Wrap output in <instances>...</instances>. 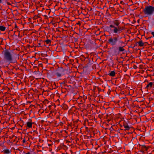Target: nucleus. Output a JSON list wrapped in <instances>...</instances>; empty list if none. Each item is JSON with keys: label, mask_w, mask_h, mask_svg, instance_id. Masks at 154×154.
<instances>
[{"label": "nucleus", "mask_w": 154, "mask_h": 154, "mask_svg": "<svg viewBox=\"0 0 154 154\" xmlns=\"http://www.w3.org/2000/svg\"><path fill=\"white\" fill-rule=\"evenodd\" d=\"M62 154H68L66 152V153H63Z\"/></svg>", "instance_id": "nucleus-43"}, {"label": "nucleus", "mask_w": 154, "mask_h": 154, "mask_svg": "<svg viewBox=\"0 0 154 154\" xmlns=\"http://www.w3.org/2000/svg\"><path fill=\"white\" fill-rule=\"evenodd\" d=\"M2 54L3 55L4 60L10 63H15L19 59V56L17 54H12L7 49H5V50H3Z\"/></svg>", "instance_id": "nucleus-1"}, {"label": "nucleus", "mask_w": 154, "mask_h": 154, "mask_svg": "<svg viewBox=\"0 0 154 154\" xmlns=\"http://www.w3.org/2000/svg\"><path fill=\"white\" fill-rule=\"evenodd\" d=\"M38 15L35 16H34V18L35 19L38 18Z\"/></svg>", "instance_id": "nucleus-33"}, {"label": "nucleus", "mask_w": 154, "mask_h": 154, "mask_svg": "<svg viewBox=\"0 0 154 154\" xmlns=\"http://www.w3.org/2000/svg\"><path fill=\"white\" fill-rule=\"evenodd\" d=\"M17 69H19L18 68L17 69L16 68H15V69L16 70H17Z\"/></svg>", "instance_id": "nucleus-45"}, {"label": "nucleus", "mask_w": 154, "mask_h": 154, "mask_svg": "<svg viewBox=\"0 0 154 154\" xmlns=\"http://www.w3.org/2000/svg\"><path fill=\"white\" fill-rule=\"evenodd\" d=\"M66 82V81H64L63 82H62L60 83L61 84H65Z\"/></svg>", "instance_id": "nucleus-21"}, {"label": "nucleus", "mask_w": 154, "mask_h": 154, "mask_svg": "<svg viewBox=\"0 0 154 154\" xmlns=\"http://www.w3.org/2000/svg\"><path fill=\"white\" fill-rule=\"evenodd\" d=\"M138 45L140 47H142L144 46V43H143L142 40H140L138 42Z\"/></svg>", "instance_id": "nucleus-15"}, {"label": "nucleus", "mask_w": 154, "mask_h": 154, "mask_svg": "<svg viewBox=\"0 0 154 154\" xmlns=\"http://www.w3.org/2000/svg\"><path fill=\"white\" fill-rule=\"evenodd\" d=\"M8 0H4V3H2V4L3 5H5L6 3L8 5H11V4L9 2H8Z\"/></svg>", "instance_id": "nucleus-14"}, {"label": "nucleus", "mask_w": 154, "mask_h": 154, "mask_svg": "<svg viewBox=\"0 0 154 154\" xmlns=\"http://www.w3.org/2000/svg\"><path fill=\"white\" fill-rule=\"evenodd\" d=\"M41 140H39V142H41Z\"/></svg>", "instance_id": "nucleus-52"}, {"label": "nucleus", "mask_w": 154, "mask_h": 154, "mask_svg": "<svg viewBox=\"0 0 154 154\" xmlns=\"http://www.w3.org/2000/svg\"><path fill=\"white\" fill-rule=\"evenodd\" d=\"M154 87V84L152 82H149L145 88V89H146L147 90L148 89H150Z\"/></svg>", "instance_id": "nucleus-7"}, {"label": "nucleus", "mask_w": 154, "mask_h": 154, "mask_svg": "<svg viewBox=\"0 0 154 154\" xmlns=\"http://www.w3.org/2000/svg\"><path fill=\"white\" fill-rule=\"evenodd\" d=\"M63 123L62 122H60V126H62L63 125Z\"/></svg>", "instance_id": "nucleus-27"}, {"label": "nucleus", "mask_w": 154, "mask_h": 154, "mask_svg": "<svg viewBox=\"0 0 154 154\" xmlns=\"http://www.w3.org/2000/svg\"><path fill=\"white\" fill-rule=\"evenodd\" d=\"M123 126L124 128H125V131L126 130H128L131 128V127L129 126L128 125L126 122H124L123 124Z\"/></svg>", "instance_id": "nucleus-8"}, {"label": "nucleus", "mask_w": 154, "mask_h": 154, "mask_svg": "<svg viewBox=\"0 0 154 154\" xmlns=\"http://www.w3.org/2000/svg\"><path fill=\"white\" fill-rule=\"evenodd\" d=\"M152 38V36H151V37H148V38L149 39V38Z\"/></svg>", "instance_id": "nucleus-40"}, {"label": "nucleus", "mask_w": 154, "mask_h": 154, "mask_svg": "<svg viewBox=\"0 0 154 154\" xmlns=\"http://www.w3.org/2000/svg\"><path fill=\"white\" fill-rule=\"evenodd\" d=\"M33 123L31 122H28L26 123L27 127L29 128H32Z\"/></svg>", "instance_id": "nucleus-11"}, {"label": "nucleus", "mask_w": 154, "mask_h": 154, "mask_svg": "<svg viewBox=\"0 0 154 154\" xmlns=\"http://www.w3.org/2000/svg\"><path fill=\"white\" fill-rule=\"evenodd\" d=\"M147 83H149V82H148V81H147Z\"/></svg>", "instance_id": "nucleus-57"}, {"label": "nucleus", "mask_w": 154, "mask_h": 154, "mask_svg": "<svg viewBox=\"0 0 154 154\" xmlns=\"http://www.w3.org/2000/svg\"><path fill=\"white\" fill-rule=\"evenodd\" d=\"M113 23L114 25H115L116 26H118L120 24V22L118 20H115L113 21Z\"/></svg>", "instance_id": "nucleus-9"}, {"label": "nucleus", "mask_w": 154, "mask_h": 154, "mask_svg": "<svg viewBox=\"0 0 154 154\" xmlns=\"http://www.w3.org/2000/svg\"><path fill=\"white\" fill-rule=\"evenodd\" d=\"M122 3H123V2L122 1H121V2H120L121 4H122Z\"/></svg>", "instance_id": "nucleus-44"}, {"label": "nucleus", "mask_w": 154, "mask_h": 154, "mask_svg": "<svg viewBox=\"0 0 154 154\" xmlns=\"http://www.w3.org/2000/svg\"><path fill=\"white\" fill-rule=\"evenodd\" d=\"M135 46V45H134L133 47H132V48H134V47Z\"/></svg>", "instance_id": "nucleus-50"}, {"label": "nucleus", "mask_w": 154, "mask_h": 154, "mask_svg": "<svg viewBox=\"0 0 154 154\" xmlns=\"http://www.w3.org/2000/svg\"><path fill=\"white\" fill-rule=\"evenodd\" d=\"M59 101V100H57V101Z\"/></svg>", "instance_id": "nucleus-56"}, {"label": "nucleus", "mask_w": 154, "mask_h": 154, "mask_svg": "<svg viewBox=\"0 0 154 154\" xmlns=\"http://www.w3.org/2000/svg\"><path fill=\"white\" fill-rule=\"evenodd\" d=\"M63 108L64 109H68V107L66 105L64 104L63 106Z\"/></svg>", "instance_id": "nucleus-18"}, {"label": "nucleus", "mask_w": 154, "mask_h": 154, "mask_svg": "<svg viewBox=\"0 0 154 154\" xmlns=\"http://www.w3.org/2000/svg\"><path fill=\"white\" fill-rule=\"evenodd\" d=\"M14 33H16V34H17V33H18V35H19L20 34V32H19L18 31H17L16 32H14Z\"/></svg>", "instance_id": "nucleus-25"}, {"label": "nucleus", "mask_w": 154, "mask_h": 154, "mask_svg": "<svg viewBox=\"0 0 154 154\" xmlns=\"http://www.w3.org/2000/svg\"><path fill=\"white\" fill-rule=\"evenodd\" d=\"M57 142H59V141H57Z\"/></svg>", "instance_id": "nucleus-58"}, {"label": "nucleus", "mask_w": 154, "mask_h": 154, "mask_svg": "<svg viewBox=\"0 0 154 154\" xmlns=\"http://www.w3.org/2000/svg\"><path fill=\"white\" fill-rule=\"evenodd\" d=\"M31 154L29 152H27V153H26V154Z\"/></svg>", "instance_id": "nucleus-38"}, {"label": "nucleus", "mask_w": 154, "mask_h": 154, "mask_svg": "<svg viewBox=\"0 0 154 154\" xmlns=\"http://www.w3.org/2000/svg\"><path fill=\"white\" fill-rule=\"evenodd\" d=\"M124 66V65L122 64V66Z\"/></svg>", "instance_id": "nucleus-53"}, {"label": "nucleus", "mask_w": 154, "mask_h": 154, "mask_svg": "<svg viewBox=\"0 0 154 154\" xmlns=\"http://www.w3.org/2000/svg\"><path fill=\"white\" fill-rule=\"evenodd\" d=\"M38 17H39V16H38Z\"/></svg>", "instance_id": "nucleus-54"}, {"label": "nucleus", "mask_w": 154, "mask_h": 154, "mask_svg": "<svg viewBox=\"0 0 154 154\" xmlns=\"http://www.w3.org/2000/svg\"><path fill=\"white\" fill-rule=\"evenodd\" d=\"M118 40V38L116 37H114L113 38H110L108 42V43L112 46H114L116 45L117 41Z\"/></svg>", "instance_id": "nucleus-4"}, {"label": "nucleus", "mask_w": 154, "mask_h": 154, "mask_svg": "<svg viewBox=\"0 0 154 154\" xmlns=\"http://www.w3.org/2000/svg\"><path fill=\"white\" fill-rule=\"evenodd\" d=\"M78 120H77L76 122H78Z\"/></svg>", "instance_id": "nucleus-55"}, {"label": "nucleus", "mask_w": 154, "mask_h": 154, "mask_svg": "<svg viewBox=\"0 0 154 154\" xmlns=\"http://www.w3.org/2000/svg\"><path fill=\"white\" fill-rule=\"evenodd\" d=\"M4 3V0H0V4Z\"/></svg>", "instance_id": "nucleus-24"}, {"label": "nucleus", "mask_w": 154, "mask_h": 154, "mask_svg": "<svg viewBox=\"0 0 154 154\" xmlns=\"http://www.w3.org/2000/svg\"><path fill=\"white\" fill-rule=\"evenodd\" d=\"M64 70L62 67L58 68L57 69L56 75L57 77H60L63 74Z\"/></svg>", "instance_id": "nucleus-5"}, {"label": "nucleus", "mask_w": 154, "mask_h": 154, "mask_svg": "<svg viewBox=\"0 0 154 154\" xmlns=\"http://www.w3.org/2000/svg\"><path fill=\"white\" fill-rule=\"evenodd\" d=\"M137 43H138V42H137L136 43L135 45H136V46H137Z\"/></svg>", "instance_id": "nucleus-47"}, {"label": "nucleus", "mask_w": 154, "mask_h": 154, "mask_svg": "<svg viewBox=\"0 0 154 154\" xmlns=\"http://www.w3.org/2000/svg\"><path fill=\"white\" fill-rule=\"evenodd\" d=\"M1 34V32L0 31V34Z\"/></svg>", "instance_id": "nucleus-59"}, {"label": "nucleus", "mask_w": 154, "mask_h": 154, "mask_svg": "<svg viewBox=\"0 0 154 154\" xmlns=\"http://www.w3.org/2000/svg\"><path fill=\"white\" fill-rule=\"evenodd\" d=\"M41 46V43H39L38 44V45L37 46V47H40Z\"/></svg>", "instance_id": "nucleus-31"}, {"label": "nucleus", "mask_w": 154, "mask_h": 154, "mask_svg": "<svg viewBox=\"0 0 154 154\" xmlns=\"http://www.w3.org/2000/svg\"><path fill=\"white\" fill-rule=\"evenodd\" d=\"M51 105L52 106H53L54 107V108L55 107H56V105H55V104L54 103H53V104H52Z\"/></svg>", "instance_id": "nucleus-26"}, {"label": "nucleus", "mask_w": 154, "mask_h": 154, "mask_svg": "<svg viewBox=\"0 0 154 154\" xmlns=\"http://www.w3.org/2000/svg\"><path fill=\"white\" fill-rule=\"evenodd\" d=\"M89 63H87L86 64V66H88L89 65H91V64H89V63H90V62H91V60H89Z\"/></svg>", "instance_id": "nucleus-19"}, {"label": "nucleus", "mask_w": 154, "mask_h": 154, "mask_svg": "<svg viewBox=\"0 0 154 154\" xmlns=\"http://www.w3.org/2000/svg\"><path fill=\"white\" fill-rule=\"evenodd\" d=\"M145 43H146V44H148V43L147 42H145Z\"/></svg>", "instance_id": "nucleus-48"}, {"label": "nucleus", "mask_w": 154, "mask_h": 154, "mask_svg": "<svg viewBox=\"0 0 154 154\" xmlns=\"http://www.w3.org/2000/svg\"><path fill=\"white\" fill-rule=\"evenodd\" d=\"M125 50V49L122 47H119V51L122 52L123 51Z\"/></svg>", "instance_id": "nucleus-16"}, {"label": "nucleus", "mask_w": 154, "mask_h": 154, "mask_svg": "<svg viewBox=\"0 0 154 154\" xmlns=\"http://www.w3.org/2000/svg\"><path fill=\"white\" fill-rule=\"evenodd\" d=\"M36 66H34V67L35 68V67H36Z\"/></svg>", "instance_id": "nucleus-49"}, {"label": "nucleus", "mask_w": 154, "mask_h": 154, "mask_svg": "<svg viewBox=\"0 0 154 154\" xmlns=\"http://www.w3.org/2000/svg\"><path fill=\"white\" fill-rule=\"evenodd\" d=\"M31 102L29 101H27V103H31Z\"/></svg>", "instance_id": "nucleus-37"}, {"label": "nucleus", "mask_w": 154, "mask_h": 154, "mask_svg": "<svg viewBox=\"0 0 154 154\" xmlns=\"http://www.w3.org/2000/svg\"><path fill=\"white\" fill-rule=\"evenodd\" d=\"M2 152H3L4 154H9L11 153V152L10 151L9 149H4Z\"/></svg>", "instance_id": "nucleus-10"}, {"label": "nucleus", "mask_w": 154, "mask_h": 154, "mask_svg": "<svg viewBox=\"0 0 154 154\" xmlns=\"http://www.w3.org/2000/svg\"><path fill=\"white\" fill-rule=\"evenodd\" d=\"M42 63H39L38 65V66H42Z\"/></svg>", "instance_id": "nucleus-32"}, {"label": "nucleus", "mask_w": 154, "mask_h": 154, "mask_svg": "<svg viewBox=\"0 0 154 154\" xmlns=\"http://www.w3.org/2000/svg\"><path fill=\"white\" fill-rule=\"evenodd\" d=\"M127 70V67H125L124 68V71L125 72H126Z\"/></svg>", "instance_id": "nucleus-20"}, {"label": "nucleus", "mask_w": 154, "mask_h": 154, "mask_svg": "<svg viewBox=\"0 0 154 154\" xmlns=\"http://www.w3.org/2000/svg\"><path fill=\"white\" fill-rule=\"evenodd\" d=\"M120 126L121 127V130L122 129V126L121 125H120Z\"/></svg>", "instance_id": "nucleus-41"}, {"label": "nucleus", "mask_w": 154, "mask_h": 154, "mask_svg": "<svg viewBox=\"0 0 154 154\" xmlns=\"http://www.w3.org/2000/svg\"><path fill=\"white\" fill-rule=\"evenodd\" d=\"M17 27V25L16 24H15V28H16Z\"/></svg>", "instance_id": "nucleus-42"}, {"label": "nucleus", "mask_w": 154, "mask_h": 154, "mask_svg": "<svg viewBox=\"0 0 154 154\" xmlns=\"http://www.w3.org/2000/svg\"><path fill=\"white\" fill-rule=\"evenodd\" d=\"M25 142V140L24 139L23 140V143H24Z\"/></svg>", "instance_id": "nucleus-36"}, {"label": "nucleus", "mask_w": 154, "mask_h": 154, "mask_svg": "<svg viewBox=\"0 0 154 154\" xmlns=\"http://www.w3.org/2000/svg\"><path fill=\"white\" fill-rule=\"evenodd\" d=\"M115 74L116 73L114 71H112L108 75L114 77L115 75Z\"/></svg>", "instance_id": "nucleus-12"}, {"label": "nucleus", "mask_w": 154, "mask_h": 154, "mask_svg": "<svg viewBox=\"0 0 154 154\" xmlns=\"http://www.w3.org/2000/svg\"><path fill=\"white\" fill-rule=\"evenodd\" d=\"M92 68L93 69H94V68H95V69L96 68L95 66H92Z\"/></svg>", "instance_id": "nucleus-35"}, {"label": "nucleus", "mask_w": 154, "mask_h": 154, "mask_svg": "<svg viewBox=\"0 0 154 154\" xmlns=\"http://www.w3.org/2000/svg\"><path fill=\"white\" fill-rule=\"evenodd\" d=\"M38 60H35V62H34V63H38Z\"/></svg>", "instance_id": "nucleus-34"}, {"label": "nucleus", "mask_w": 154, "mask_h": 154, "mask_svg": "<svg viewBox=\"0 0 154 154\" xmlns=\"http://www.w3.org/2000/svg\"><path fill=\"white\" fill-rule=\"evenodd\" d=\"M45 42L47 44H51V41L50 39H47L45 41Z\"/></svg>", "instance_id": "nucleus-17"}, {"label": "nucleus", "mask_w": 154, "mask_h": 154, "mask_svg": "<svg viewBox=\"0 0 154 154\" xmlns=\"http://www.w3.org/2000/svg\"><path fill=\"white\" fill-rule=\"evenodd\" d=\"M2 42H3L2 39L0 38V44H1Z\"/></svg>", "instance_id": "nucleus-28"}, {"label": "nucleus", "mask_w": 154, "mask_h": 154, "mask_svg": "<svg viewBox=\"0 0 154 154\" xmlns=\"http://www.w3.org/2000/svg\"><path fill=\"white\" fill-rule=\"evenodd\" d=\"M77 24H80V23L79 22L78 23H77Z\"/></svg>", "instance_id": "nucleus-46"}, {"label": "nucleus", "mask_w": 154, "mask_h": 154, "mask_svg": "<svg viewBox=\"0 0 154 154\" xmlns=\"http://www.w3.org/2000/svg\"><path fill=\"white\" fill-rule=\"evenodd\" d=\"M30 47H31L29 45H26V48H29Z\"/></svg>", "instance_id": "nucleus-22"}, {"label": "nucleus", "mask_w": 154, "mask_h": 154, "mask_svg": "<svg viewBox=\"0 0 154 154\" xmlns=\"http://www.w3.org/2000/svg\"><path fill=\"white\" fill-rule=\"evenodd\" d=\"M139 145L140 146H141L142 147L140 150V151L142 152L147 151L149 148L150 147L149 146H146L145 145H141L140 144H139Z\"/></svg>", "instance_id": "nucleus-6"}, {"label": "nucleus", "mask_w": 154, "mask_h": 154, "mask_svg": "<svg viewBox=\"0 0 154 154\" xmlns=\"http://www.w3.org/2000/svg\"><path fill=\"white\" fill-rule=\"evenodd\" d=\"M6 27L3 26H0V31H4L6 29Z\"/></svg>", "instance_id": "nucleus-13"}, {"label": "nucleus", "mask_w": 154, "mask_h": 154, "mask_svg": "<svg viewBox=\"0 0 154 154\" xmlns=\"http://www.w3.org/2000/svg\"><path fill=\"white\" fill-rule=\"evenodd\" d=\"M45 101H47L48 102V103L49 102V101L47 100H45Z\"/></svg>", "instance_id": "nucleus-39"}, {"label": "nucleus", "mask_w": 154, "mask_h": 154, "mask_svg": "<svg viewBox=\"0 0 154 154\" xmlns=\"http://www.w3.org/2000/svg\"><path fill=\"white\" fill-rule=\"evenodd\" d=\"M52 107V106L51 105H50L48 106V107L49 108V109H51V107Z\"/></svg>", "instance_id": "nucleus-30"}, {"label": "nucleus", "mask_w": 154, "mask_h": 154, "mask_svg": "<svg viewBox=\"0 0 154 154\" xmlns=\"http://www.w3.org/2000/svg\"><path fill=\"white\" fill-rule=\"evenodd\" d=\"M133 67L134 69H136L137 68V66L136 65H134Z\"/></svg>", "instance_id": "nucleus-23"}, {"label": "nucleus", "mask_w": 154, "mask_h": 154, "mask_svg": "<svg viewBox=\"0 0 154 154\" xmlns=\"http://www.w3.org/2000/svg\"><path fill=\"white\" fill-rule=\"evenodd\" d=\"M146 38V39H149V38Z\"/></svg>", "instance_id": "nucleus-51"}, {"label": "nucleus", "mask_w": 154, "mask_h": 154, "mask_svg": "<svg viewBox=\"0 0 154 154\" xmlns=\"http://www.w3.org/2000/svg\"><path fill=\"white\" fill-rule=\"evenodd\" d=\"M143 12L145 14L151 15L154 12V7L151 6H147L143 10Z\"/></svg>", "instance_id": "nucleus-3"}, {"label": "nucleus", "mask_w": 154, "mask_h": 154, "mask_svg": "<svg viewBox=\"0 0 154 154\" xmlns=\"http://www.w3.org/2000/svg\"><path fill=\"white\" fill-rule=\"evenodd\" d=\"M106 29V31L112 32L114 33H120L123 30L122 27L120 26H118L116 27L113 24L110 25L109 27L107 26Z\"/></svg>", "instance_id": "nucleus-2"}, {"label": "nucleus", "mask_w": 154, "mask_h": 154, "mask_svg": "<svg viewBox=\"0 0 154 154\" xmlns=\"http://www.w3.org/2000/svg\"><path fill=\"white\" fill-rule=\"evenodd\" d=\"M97 89L99 91H101V88L98 87H97Z\"/></svg>", "instance_id": "nucleus-29"}]
</instances>
